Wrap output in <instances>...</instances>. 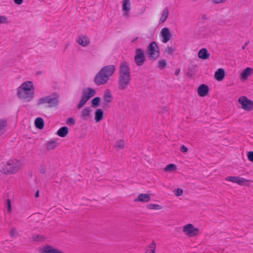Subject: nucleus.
<instances>
[{
    "instance_id": "1",
    "label": "nucleus",
    "mask_w": 253,
    "mask_h": 253,
    "mask_svg": "<svg viewBox=\"0 0 253 253\" xmlns=\"http://www.w3.org/2000/svg\"><path fill=\"white\" fill-rule=\"evenodd\" d=\"M131 81L130 69L126 62H121L119 69L118 88L120 90L126 89Z\"/></svg>"
},
{
    "instance_id": "2",
    "label": "nucleus",
    "mask_w": 253,
    "mask_h": 253,
    "mask_svg": "<svg viewBox=\"0 0 253 253\" xmlns=\"http://www.w3.org/2000/svg\"><path fill=\"white\" fill-rule=\"evenodd\" d=\"M17 96L19 99L29 102L31 101L35 94V87L32 81H27L23 83L16 89Z\"/></svg>"
},
{
    "instance_id": "3",
    "label": "nucleus",
    "mask_w": 253,
    "mask_h": 253,
    "mask_svg": "<svg viewBox=\"0 0 253 253\" xmlns=\"http://www.w3.org/2000/svg\"><path fill=\"white\" fill-rule=\"evenodd\" d=\"M116 66L109 65L102 67L95 75L94 82L97 85L105 84L115 72Z\"/></svg>"
},
{
    "instance_id": "4",
    "label": "nucleus",
    "mask_w": 253,
    "mask_h": 253,
    "mask_svg": "<svg viewBox=\"0 0 253 253\" xmlns=\"http://www.w3.org/2000/svg\"><path fill=\"white\" fill-rule=\"evenodd\" d=\"M22 167L20 161L16 159L8 160L3 165L0 171L4 174H14L17 173Z\"/></svg>"
},
{
    "instance_id": "5",
    "label": "nucleus",
    "mask_w": 253,
    "mask_h": 253,
    "mask_svg": "<svg viewBox=\"0 0 253 253\" xmlns=\"http://www.w3.org/2000/svg\"><path fill=\"white\" fill-rule=\"evenodd\" d=\"M59 96L56 93H54L51 95L46 96L39 99L37 104L41 105L44 104H47V107L49 108L54 107L58 105L59 103Z\"/></svg>"
},
{
    "instance_id": "6",
    "label": "nucleus",
    "mask_w": 253,
    "mask_h": 253,
    "mask_svg": "<svg viewBox=\"0 0 253 253\" xmlns=\"http://www.w3.org/2000/svg\"><path fill=\"white\" fill-rule=\"evenodd\" d=\"M182 232L188 237H197L200 234L199 229L195 227L191 223H188L184 225L182 227Z\"/></svg>"
},
{
    "instance_id": "7",
    "label": "nucleus",
    "mask_w": 253,
    "mask_h": 253,
    "mask_svg": "<svg viewBox=\"0 0 253 253\" xmlns=\"http://www.w3.org/2000/svg\"><path fill=\"white\" fill-rule=\"evenodd\" d=\"M149 59L154 61L158 59L160 56V50L156 42H152L147 47Z\"/></svg>"
},
{
    "instance_id": "8",
    "label": "nucleus",
    "mask_w": 253,
    "mask_h": 253,
    "mask_svg": "<svg viewBox=\"0 0 253 253\" xmlns=\"http://www.w3.org/2000/svg\"><path fill=\"white\" fill-rule=\"evenodd\" d=\"M238 102L241 105V108L247 112H250L253 110V101L249 99L245 96H240Z\"/></svg>"
},
{
    "instance_id": "9",
    "label": "nucleus",
    "mask_w": 253,
    "mask_h": 253,
    "mask_svg": "<svg viewBox=\"0 0 253 253\" xmlns=\"http://www.w3.org/2000/svg\"><path fill=\"white\" fill-rule=\"evenodd\" d=\"M134 60L137 66H141L144 64L146 59L145 52L142 49L136 48L135 49Z\"/></svg>"
},
{
    "instance_id": "10",
    "label": "nucleus",
    "mask_w": 253,
    "mask_h": 253,
    "mask_svg": "<svg viewBox=\"0 0 253 253\" xmlns=\"http://www.w3.org/2000/svg\"><path fill=\"white\" fill-rule=\"evenodd\" d=\"M225 180L234 183H236L239 185H245L246 183L250 182L251 181L250 180L247 179L243 177L231 176H227L225 178Z\"/></svg>"
},
{
    "instance_id": "11",
    "label": "nucleus",
    "mask_w": 253,
    "mask_h": 253,
    "mask_svg": "<svg viewBox=\"0 0 253 253\" xmlns=\"http://www.w3.org/2000/svg\"><path fill=\"white\" fill-rule=\"evenodd\" d=\"M130 4V0H123L122 10L123 11V16L126 18L129 17V11L131 8Z\"/></svg>"
},
{
    "instance_id": "12",
    "label": "nucleus",
    "mask_w": 253,
    "mask_h": 253,
    "mask_svg": "<svg viewBox=\"0 0 253 253\" xmlns=\"http://www.w3.org/2000/svg\"><path fill=\"white\" fill-rule=\"evenodd\" d=\"M161 36L162 38V41L164 43L168 42L170 39L171 35L168 28H164L161 32Z\"/></svg>"
},
{
    "instance_id": "13",
    "label": "nucleus",
    "mask_w": 253,
    "mask_h": 253,
    "mask_svg": "<svg viewBox=\"0 0 253 253\" xmlns=\"http://www.w3.org/2000/svg\"><path fill=\"white\" fill-rule=\"evenodd\" d=\"M42 253H65V252L51 246H45L41 250Z\"/></svg>"
},
{
    "instance_id": "14",
    "label": "nucleus",
    "mask_w": 253,
    "mask_h": 253,
    "mask_svg": "<svg viewBox=\"0 0 253 253\" xmlns=\"http://www.w3.org/2000/svg\"><path fill=\"white\" fill-rule=\"evenodd\" d=\"M76 41L80 45L83 47L87 46L90 44L89 38L84 35L79 36Z\"/></svg>"
},
{
    "instance_id": "15",
    "label": "nucleus",
    "mask_w": 253,
    "mask_h": 253,
    "mask_svg": "<svg viewBox=\"0 0 253 253\" xmlns=\"http://www.w3.org/2000/svg\"><path fill=\"white\" fill-rule=\"evenodd\" d=\"M209 91V86L205 84L200 85L197 90L198 94L201 97H204L207 95Z\"/></svg>"
},
{
    "instance_id": "16",
    "label": "nucleus",
    "mask_w": 253,
    "mask_h": 253,
    "mask_svg": "<svg viewBox=\"0 0 253 253\" xmlns=\"http://www.w3.org/2000/svg\"><path fill=\"white\" fill-rule=\"evenodd\" d=\"M156 243L154 240H153L146 246L145 253H156Z\"/></svg>"
},
{
    "instance_id": "17",
    "label": "nucleus",
    "mask_w": 253,
    "mask_h": 253,
    "mask_svg": "<svg viewBox=\"0 0 253 253\" xmlns=\"http://www.w3.org/2000/svg\"><path fill=\"white\" fill-rule=\"evenodd\" d=\"M96 93V90L91 88H86L83 91V96L88 100L89 98L93 97Z\"/></svg>"
},
{
    "instance_id": "18",
    "label": "nucleus",
    "mask_w": 253,
    "mask_h": 253,
    "mask_svg": "<svg viewBox=\"0 0 253 253\" xmlns=\"http://www.w3.org/2000/svg\"><path fill=\"white\" fill-rule=\"evenodd\" d=\"M225 76V71L222 68H219L215 72L214 77V79L217 81H221L223 80Z\"/></svg>"
},
{
    "instance_id": "19",
    "label": "nucleus",
    "mask_w": 253,
    "mask_h": 253,
    "mask_svg": "<svg viewBox=\"0 0 253 253\" xmlns=\"http://www.w3.org/2000/svg\"><path fill=\"white\" fill-rule=\"evenodd\" d=\"M150 196L148 194H139L137 198L134 200L135 202H141L143 203H147L150 201Z\"/></svg>"
},
{
    "instance_id": "20",
    "label": "nucleus",
    "mask_w": 253,
    "mask_h": 253,
    "mask_svg": "<svg viewBox=\"0 0 253 253\" xmlns=\"http://www.w3.org/2000/svg\"><path fill=\"white\" fill-rule=\"evenodd\" d=\"M91 110L89 107H86L82 110L81 113V117L84 120H87L90 117Z\"/></svg>"
},
{
    "instance_id": "21",
    "label": "nucleus",
    "mask_w": 253,
    "mask_h": 253,
    "mask_svg": "<svg viewBox=\"0 0 253 253\" xmlns=\"http://www.w3.org/2000/svg\"><path fill=\"white\" fill-rule=\"evenodd\" d=\"M198 56L201 59H207L210 57V53L206 48H203L199 50Z\"/></svg>"
},
{
    "instance_id": "22",
    "label": "nucleus",
    "mask_w": 253,
    "mask_h": 253,
    "mask_svg": "<svg viewBox=\"0 0 253 253\" xmlns=\"http://www.w3.org/2000/svg\"><path fill=\"white\" fill-rule=\"evenodd\" d=\"M113 96L109 89H107L105 90L103 99L105 101V104L107 105L108 104L111 103L113 100Z\"/></svg>"
},
{
    "instance_id": "23",
    "label": "nucleus",
    "mask_w": 253,
    "mask_h": 253,
    "mask_svg": "<svg viewBox=\"0 0 253 253\" xmlns=\"http://www.w3.org/2000/svg\"><path fill=\"white\" fill-rule=\"evenodd\" d=\"M253 69L250 67H247L244 69L241 74V77L243 80H246L247 78L252 74Z\"/></svg>"
},
{
    "instance_id": "24",
    "label": "nucleus",
    "mask_w": 253,
    "mask_h": 253,
    "mask_svg": "<svg viewBox=\"0 0 253 253\" xmlns=\"http://www.w3.org/2000/svg\"><path fill=\"white\" fill-rule=\"evenodd\" d=\"M7 126V120L5 119H0V136H1L5 132Z\"/></svg>"
},
{
    "instance_id": "25",
    "label": "nucleus",
    "mask_w": 253,
    "mask_h": 253,
    "mask_svg": "<svg viewBox=\"0 0 253 253\" xmlns=\"http://www.w3.org/2000/svg\"><path fill=\"white\" fill-rule=\"evenodd\" d=\"M69 133V128L67 126L60 127L56 132V134L60 137H65Z\"/></svg>"
},
{
    "instance_id": "26",
    "label": "nucleus",
    "mask_w": 253,
    "mask_h": 253,
    "mask_svg": "<svg viewBox=\"0 0 253 253\" xmlns=\"http://www.w3.org/2000/svg\"><path fill=\"white\" fill-rule=\"evenodd\" d=\"M169 14V10L167 7L165 8L162 13L161 16L159 20V23L161 24L164 22L167 19Z\"/></svg>"
},
{
    "instance_id": "27",
    "label": "nucleus",
    "mask_w": 253,
    "mask_h": 253,
    "mask_svg": "<svg viewBox=\"0 0 253 253\" xmlns=\"http://www.w3.org/2000/svg\"><path fill=\"white\" fill-rule=\"evenodd\" d=\"M94 119L96 122H99L103 119V111L101 109H97L94 113Z\"/></svg>"
},
{
    "instance_id": "28",
    "label": "nucleus",
    "mask_w": 253,
    "mask_h": 253,
    "mask_svg": "<svg viewBox=\"0 0 253 253\" xmlns=\"http://www.w3.org/2000/svg\"><path fill=\"white\" fill-rule=\"evenodd\" d=\"M57 145L56 140H51L48 141L46 144V148L48 150L54 149Z\"/></svg>"
},
{
    "instance_id": "29",
    "label": "nucleus",
    "mask_w": 253,
    "mask_h": 253,
    "mask_svg": "<svg viewBox=\"0 0 253 253\" xmlns=\"http://www.w3.org/2000/svg\"><path fill=\"white\" fill-rule=\"evenodd\" d=\"M35 125L37 128L42 129L44 126V122L42 118H38L35 121Z\"/></svg>"
},
{
    "instance_id": "30",
    "label": "nucleus",
    "mask_w": 253,
    "mask_h": 253,
    "mask_svg": "<svg viewBox=\"0 0 253 253\" xmlns=\"http://www.w3.org/2000/svg\"><path fill=\"white\" fill-rule=\"evenodd\" d=\"M177 169L176 166L173 164L168 165L164 169L166 172H171L174 171Z\"/></svg>"
},
{
    "instance_id": "31",
    "label": "nucleus",
    "mask_w": 253,
    "mask_h": 253,
    "mask_svg": "<svg viewBox=\"0 0 253 253\" xmlns=\"http://www.w3.org/2000/svg\"><path fill=\"white\" fill-rule=\"evenodd\" d=\"M147 208L150 210H161L163 209V207L161 205L156 204H149L147 205Z\"/></svg>"
},
{
    "instance_id": "32",
    "label": "nucleus",
    "mask_w": 253,
    "mask_h": 253,
    "mask_svg": "<svg viewBox=\"0 0 253 253\" xmlns=\"http://www.w3.org/2000/svg\"><path fill=\"white\" fill-rule=\"evenodd\" d=\"M124 141L123 140H119L117 141L115 144V147L118 150H121L124 148Z\"/></svg>"
},
{
    "instance_id": "33",
    "label": "nucleus",
    "mask_w": 253,
    "mask_h": 253,
    "mask_svg": "<svg viewBox=\"0 0 253 253\" xmlns=\"http://www.w3.org/2000/svg\"><path fill=\"white\" fill-rule=\"evenodd\" d=\"M100 98L99 97H96L93 98L91 101V106L93 108H96L99 106L100 102Z\"/></svg>"
},
{
    "instance_id": "34",
    "label": "nucleus",
    "mask_w": 253,
    "mask_h": 253,
    "mask_svg": "<svg viewBox=\"0 0 253 253\" xmlns=\"http://www.w3.org/2000/svg\"><path fill=\"white\" fill-rule=\"evenodd\" d=\"M87 101L88 100L87 99L82 96V97L77 106L78 108L81 109L86 103Z\"/></svg>"
},
{
    "instance_id": "35",
    "label": "nucleus",
    "mask_w": 253,
    "mask_h": 253,
    "mask_svg": "<svg viewBox=\"0 0 253 253\" xmlns=\"http://www.w3.org/2000/svg\"><path fill=\"white\" fill-rule=\"evenodd\" d=\"M9 22V20L7 17L5 16L0 15V24H7Z\"/></svg>"
},
{
    "instance_id": "36",
    "label": "nucleus",
    "mask_w": 253,
    "mask_h": 253,
    "mask_svg": "<svg viewBox=\"0 0 253 253\" xmlns=\"http://www.w3.org/2000/svg\"><path fill=\"white\" fill-rule=\"evenodd\" d=\"M167 65V61L166 60H161L158 62V67L161 69H164Z\"/></svg>"
},
{
    "instance_id": "37",
    "label": "nucleus",
    "mask_w": 253,
    "mask_h": 253,
    "mask_svg": "<svg viewBox=\"0 0 253 253\" xmlns=\"http://www.w3.org/2000/svg\"><path fill=\"white\" fill-rule=\"evenodd\" d=\"M10 235L11 237H15L18 235L17 230L15 228H12L10 230Z\"/></svg>"
},
{
    "instance_id": "38",
    "label": "nucleus",
    "mask_w": 253,
    "mask_h": 253,
    "mask_svg": "<svg viewBox=\"0 0 253 253\" xmlns=\"http://www.w3.org/2000/svg\"><path fill=\"white\" fill-rule=\"evenodd\" d=\"M175 49L172 47L168 46L166 49V52L170 55H172L173 53L175 51Z\"/></svg>"
},
{
    "instance_id": "39",
    "label": "nucleus",
    "mask_w": 253,
    "mask_h": 253,
    "mask_svg": "<svg viewBox=\"0 0 253 253\" xmlns=\"http://www.w3.org/2000/svg\"><path fill=\"white\" fill-rule=\"evenodd\" d=\"M6 205H7V211L8 212L10 213L12 211V207H11V202L9 199L7 200Z\"/></svg>"
},
{
    "instance_id": "40",
    "label": "nucleus",
    "mask_w": 253,
    "mask_h": 253,
    "mask_svg": "<svg viewBox=\"0 0 253 253\" xmlns=\"http://www.w3.org/2000/svg\"><path fill=\"white\" fill-rule=\"evenodd\" d=\"M75 120L73 118H68L66 121V124L68 125H73L75 124Z\"/></svg>"
},
{
    "instance_id": "41",
    "label": "nucleus",
    "mask_w": 253,
    "mask_h": 253,
    "mask_svg": "<svg viewBox=\"0 0 253 253\" xmlns=\"http://www.w3.org/2000/svg\"><path fill=\"white\" fill-rule=\"evenodd\" d=\"M247 157L248 160L253 163V151H249L247 153Z\"/></svg>"
},
{
    "instance_id": "42",
    "label": "nucleus",
    "mask_w": 253,
    "mask_h": 253,
    "mask_svg": "<svg viewBox=\"0 0 253 253\" xmlns=\"http://www.w3.org/2000/svg\"><path fill=\"white\" fill-rule=\"evenodd\" d=\"M183 193V190L182 189L180 188H177L174 191V194L176 196H181Z\"/></svg>"
},
{
    "instance_id": "43",
    "label": "nucleus",
    "mask_w": 253,
    "mask_h": 253,
    "mask_svg": "<svg viewBox=\"0 0 253 253\" xmlns=\"http://www.w3.org/2000/svg\"><path fill=\"white\" fill-rule=\"evenodd\" d=\"M180 150L181 152L183 153H187L188 152V149L186 146H185L184 145H182L181 146L180 148Z\"/></svg>"
},
{
    "instance_id": "44",
    "label": "nucleus",
    "mask_w": 253,
    "mask_h": 253,
    "mask_svg": "<svg viewBox=\"0 0 253 253\" xmlns=\"http://www.w3.org/2000/svg\"><path fill=\"white\" fill-rule=\"evenodd\" d=\"M14 3L18 5H20L23 2V0H13Z\"/></svg>"
},
{
    "instance_id": "45",
    "label": "nucleus",
    "mask_w": 253,
    "mask_h": 253,
    "mask_svg": "<svg viewBox=\"0 0 253 253\" xmlns=\"http://www.w3.org/2000/svg\"><path fill=\"white\" fill-rule=\"evenodd\" d=\"M224 0H212V1L215 3H219L223 2Z\"/></svg>"
},
{
    "instance_id": "46",
    "label": "nucleus",
    "mask_w": 253,
    "mask_h": 253,
    "mask_svg": "<svg viewBox=\"0 0 253 253\" xmlns=\"http://www.w3.org/2000/svg\"><path fill=\"white\" fill-rule=\"evenodd\" d=\"M180 69H177L176 71H175V75H178L180 73Z\"/></svg>"
},
{
    "instance_id": "47",
    "label": "nucleus",
    "mask_w": 253,
    "mask_h": 253,
    "mask_svg": "<svg viewBox=\"0 0 253 253\" xmlns=\"http://www.w3.org/2000/svg\"><path fill=\"white\" fill-rule=\"evenodd\" d=\"M35 196L36 198H38L39 197V191L38 190L36 192Z\"/></svg>"
},
{
    "instance_id": "48",
    "label": "nucleus",
    "mask_w": 253,
    "mask_h": 253,
    "mask_svg": "<svg viewBox=\"0 0 253 253\" xmlns=\"http://www.w3.org/2000/svg\"><path fill=\"white\" fill-rule=\"evenodd\" d=\"M249 43V42H246L244 45L242 46V49H244L245 48H246V46L248 45V44Z\"/></svg>"
},
{
    "instance_id": "49",
    "label": "nucleus",
    "mask_w": 253,
    "mask_h": 253,
    "mask_svg": "<svg viewBox=\"0 0 253 253\" xmlns=\"http://www.w3.org/2000/svg\"><path fill=\"white\" fill-rule=\"evenodd\" d=\"M45 170L44 169H41V172L42 173H44V172H45Z\"/></svg>"
},
{
    "instance_id": "50",
    "label": "nucleus",
    "mask_w": 253,
    "mask_h": 253,
    "mask_svg": "<svg viewBox=\"0 0 253 253\" xmlns=\"http://www.w3.org/2000/svg\"><path fill=\"white\" fill-rule=\"evenodd\" d=\"M138 38V37H136L135 39H134L131 42H134L135 40H136Z\"/></svg>"
},
{
    "instance_id": "51",
    "label": "nucleus",
    "mask_w": 253,
    "mask_h": 253,
    "mask_svg": "<svg viewBox=\"0 0 253 253\" xmlns=\"http://www.w3.org/2000/svg\"><path fill=\"white\" fill-rule=\"evenodd\" d=\"M40 236H37V239H36L37 241H39L40 239L39 238Z\"/></svg>"
}]
</instances>
